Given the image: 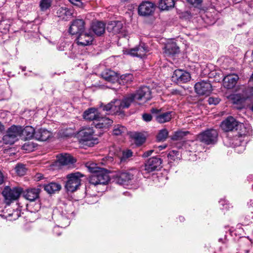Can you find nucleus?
I'll use <instances>...</instances> for the list:
<instances>
[{
  "label": "nucleus",
  "mask_w": 253,
  "mask_h": 253,
  "mask_svg": "<svg viewBox=\"0 0 253 253\" xmlns=\"http://www.w3.org/2000/svg\"><path fill=\"white\" fill-rule=\"evenodd\" d=\"M137 100L134 93L130 94L124 97L121 101L119 99H115L105 105L103 110L106 111H109L110 113L115 114L121 112L123 109L128 108L133 101Z\"/></svg>",
  "instance_id": "f257e3e1"
},
{
  "label": "nucleus",
  "mask_w": 253,
  "mask_h": 253,
  "mask_svg": "<svg viewBox=\"0 0 253 253\" xmlns=\"http://www.w3.org/2000/svg\"><path fill=\"white\" fill-rule=\"evenodd\" d=\"M218 132L214 129H208L199 133L197 136V140L207 145L214 144L217 139Z\"/></svg>",
  "instance_id": "f03ea898"
},
{
  "label": "nucleus",
  "mask_w": 253,
  "mask_h": 253,
  "mask_svg": "<svg viewBox=\"0 0 253 253\" xmlns=\"http://www.w3.org/2000/svg\"><path fill=\"white\" fill-rule=\"evenodd\" d=\"M83 176V175L79 172L68 174L65 184L67 190L71 192L76 191L81 185V178Z\"/></svg>",
  "instance_id": "7ed1b4c3"
},
{
  "label": "nucleus",
  "mask_w": 253,
  "mask_h": 253,
  "mask_svg": "<svg viewBox=\"0 0 253 253\" xmlns=\"http://www.w3.org/2000/svg\"><path fill=\"white\" fill-rule=\"evenodd\" d=\"M94 133V132L92 128L88 127L84 129L79 133L81 141L84 145L89 147L93 146L98 142V140Z\"/></svg>",
  "instance_id": "20e7f679"
},
{
  "label": "nucleus",
  "mask_w": 253,
  "mask_h": 253,
  "mask_svg": "<svg viewBox=\"0 0 253 253\" xmlns=\"http://www.w3.org/2000/svg\"><path fill=\"white\" fill-rule=\"evenodd\" d=\"M22 133V127L18 126H12L6 131L3 137V140L6 144H12L17 140V137Z\"/></svg>",
  "instance_id": "39448f33"
},
{
  "label": "nucleus",
  "mask_w": 253,
  "mask_h": 253,
  "mask_svg": "<svg viewBox=\"0 0 253 253\" xmlns=\"http://www.w3.org/2000/svg\"><path fill=\"white\" fill-rule=\"evenodd\" d=\"M110 180L107 170L102 169L96 173H93L89 178V182L94 186L106 185Z\"/></svg>",
  "instance_id": "423d86ee"
},
{
  "label": "nucleus",
  "mask_w": 253,
  "mask_h": 253,
  "mask_svg": "<svg viewBox=\"0 0 253 253\" xmlns=\"http://www.w3.org/2000/svg\"><path fill=\"white\" fill-rule=\"evenodd\" d=\"M22 192L20 188L5 187L2 191V194L4 198L6 204H10L12 201L17 200Z\"/></svg>",
  "instance_id": "0eeeda50"
},
{
  "label": "nucleus",
  "mask_w": 253,
  "mask_h": 253,
  "mask_svg": "<svg viewBox=\"0 0 253 253\" xmlns=\"http://www.w3.org/2000/svg\"><path fill=\"white\" fill-rule=\"evenodd\" d=\"M195 92L200 96H209L212 91V85L208 81H202L195 84Z\"/></svg>",
  "instance_id": "6e6552de"
},
{
  "label": "nucleus",
  "mask_w": 253,
  "mask_h": 253,
  "mask_svg": "<svg viewBox=\"0 0 253 253\" xmlns=\"http://www.w3.org/2000/svg\"><path fill=\"white\" fill-rule=\"evenodd\" d=\"M151 112L155 114L156 121L160 124L169 122L173 115V113L172 111L162 112L161 109L155 108L152 109Z\"/></svg>",
  "instance_id": "1a4fd4ad"
},
{
  "label": "nucleus",
  "mask_w": 253,
  "mask_h": 253,
  "mask_svg": "<svg viewBox=\"0 0 253 253\" xmlns=\"http://www.w3.org/2000/svg\"><path fill=\"white\" fill-rule=\"evenodd\" d=\"M155 10V5L149 1H142L138 7V13L143 16L151 15Z\"/></svg>",
  "instance_id": "9d476101"
},
{
  "label": "nucleus",
  "mask_w": 253,
  "mask_h": 253,
  "mask_svg": "<svg viewBox=\"0 0 253 253\" xmlns=\"http://www.w3.org/2000/svg\"><path fill=\"white\" fill-rule=\"evenodd\" d=\"M138 173L136 169L120 172L117 174L116 181L120 185L124 184L126 182L133 179L134 175Z\"/></svg>",
  "instance_id": "9b49d317"
},
{
  "label": "nucleus",
  "mask_w": 253,
  "mask_h": 253,
  "mask_svg": "<svg viewBox=\"0 0 253 253\" xmlns=\"http://www.w3.org/2000/svg\"><path fill=\"white\" fill-rule=\"evenodd\" d=\"M162 160L158 157H152L148 160L145 164L144 170L147 172H151L160 169Z\"/></svg>",
  "instance_id": "f8f14e48"
},
{
  "label": "nucleus",
  "mask_w": 253,
  "mask_h": 253,
  "mask_svg": "<svg viewBox=\"0 0 253 253\" xmlns=\"http://www.w3.org/2000/svg\"><path fill=\"white\" fill-rule=\"evenodd\" d=\"M239 123L233 117L229 116L222 122L220 126L225 131L237 130Z\"/></svg>",
  "instance_id": "ddd939ff"
},
{
  "label": "nucleus",
  "mask_w": 253,
  "mask_h": 253,
  "mask_svg": "<svg viewBox=\"0 0 253 253\" xmlns=\"http://www.w3.org/2000/svg\"><path fill=\"white\" fill-rule=\"evenodd\" d=\"M191 76L190 74L182 70H176L173 72L172 79L177 83H185L190 81Z\"/></svg>",
  "instance_id": "4468645a"
},
{
  "label": "nucleus",
  "mask_w": 253,
  "mask_h": 253,
  "mask_svg": "<svg viewBox=\"0 0 253 253\" xmlns=\"http://www.w3.org/2000/svg\"><path fill=\"white\" fill-rule=\"evenodd\" d=\"M93 39V35L90 32L84 31L78 35L76 41L78 45L86 46L91 44Z\"/></svg>",
  "instance_id": "2eb2a0df"
},
{
  "label": "nucleus",
  "mask_w": 253,
  "mask_h": 253,
  "mask_svg": "<svg viewBox=\"0 0 253 253\" xmlns=\"http://www.w3.org/2000/svg\"><path fill=\"white\" fill-rule=\"evenodd\" d=\"M84 22L82 19L74 20L70 26L69 32L72 35H79L84 31Z\"/></svg>",
  "instance_id": "dca6fc26"
},
{
  "label": "nucleus",
  "mask_w": 253,
  "mask_h": 253,
  "mask_svg": "<svg viewBox=\"0 0 253 253\" xmlns=\"http://www.w3.org/2000/svg\"><path fill=\"white\" fill-rule=\"evenodd\" d=\"M134 94L137 100H143L146 102L152 98L151 90L146 86L141 87Z\"/></svg>",
  "instance_id": "f3484780"
},
{
  "label": "nucleus",
  "mask_w": 253,
  "mask_h": 253,
  "mask_svg": "<svg viewBox=\"0 0 253 253\" xmlns=\"http://www.w3.org/2000/svg\"><path fill=\"white\" fill-rule=\"evenodd\" d=\"M239 77L236 74H230L225 76L223 80V86L227 89H231L235 87Z\"/></svg>",
  "instance_id": "a211bd4d"
},
{
  "label": "nucleus",
  "mask_w": 253,
  "mask_h": 253,
  "mask_svg": "<svg viewBox=\"0 0 253 253\" xmlns=\"http://www.w3.org/2000/svg\"><path fill=\"white\" fill-rule=\"evenodd\" d=\"M164 53L167 56L174 55L178 53L179 51V47L176 43L173 41L168 42L164 48Z\"/></svg>",
  "instance_id": "6ab92c4d"
},
{
  "label": "nucleus",
  "mask_w": 253,
  "mask_h": 253,
  "mask_svg": "<svg viewBox=\"0 0 253 253\" xmlns=\"http://www.w3.org/2000/svg\"><path fill=\"white\" fill-rule=\"evenodd\" d=\"M147 51L148 50L145 44L142 43L138 46L131 49L128 53L133 56L142 58L146 55Z\"/></svg>",
  "instance_id": "aec40b11"
},
{
  "label": "nucleus",
  "mask_w": 253,
  "mask_h": 253,
  "mask_svg": "<svg viewBox=\"0 0 253 253\" xmlns=\"http://www.w3.org/2000/svg\"><path fill=\"white\" fill-rule=\"evenodd\" d=\"M52 133L44 128L37 129L35 132V139L39 141H46L51 137Z\"/></svg>",
  "instance_id": "412c9836"
},
{
  "label": "nucleus",
  "mask_w": 253,
  "mask_h": 253,
  "mask_svg": "<svg viewBox=\"0 0 253 253\" xmlns=\"http://www.w3.org/2000/svg\"><path fill=\"white\" fill-rule=\"evenodd\" d=\"M100 113L97 110L94 108H91L86 110L83 115L84 118L89 121H97L99 118Z\"/></svg>",
  "instance_id": "4be33fe9"
},
{
  "label": "nucleus",
  "mask_w": 253,
  "mask_h": 253,
  "mask_svg": "<svg viewBox=\"0 0 253 253\" xmlns=\"http://www.w3.org/2000/svg\"><path fill=\"white\" fill-rule=\"evenodd\" d=\"M40 192L39 188L28 189L24 192L23 196L29 201H34L38 198Z\"/></svg>",
  "instance_id": "5701e85b"
},
{
  "label": "nucleus",
  "mask_w": 253,
  "mask_h": 253,
  "mask_svg": "<svg viewBox=\"0 0 253 253\" xmlns=\"http://www.w3.org/2000/svg\"><path fill=\"white\" fill-rule=\"evenodd\" d=\"M237 135L238 137L250 135L252 133V129L251 126L249 125H244L243 123H239L238 125Z\"/></svg>",
  "instance_id": "b1692460"
},
{
  "label": "nucleus",
  "mask_w": 253,
  "mask_h": 253,
  "mask_svg": "<svg viewBox=\"0 0 253 253\" xmlns=\"http://www.w3.org/2000/svg\"><path fill=\"white\" fill-rule=\"evenodd\" d=\"M101 75L104 80L109 82L115 83L119 80L118 74L111 70H105Z\"/></svg>",
  "instance_id": "393cba45"
},
{
  "label": "nucleus",
  "mask_w": 253,
  "mask_h": 253,
  "mask_svg": "<svg viewBox=\"0 0 253 253\" xmlns=\"http://www.w3.org/2000/svg\"><path fill=\"white\" fill-rule=\"evenodd\" d=\"M91 29L97 36H101L105 32V25L101 22H94L92 23Z\"/></svg>",
  "instance_id": "a878e982"
},
{
  "label": "nucleus",
  "mask_w": 253,
  "mask_h": 253,
  "mask_svg": "<svg viewBox=\"0 0 253 253\" xmlns=\"http://www.w3.org/2000/svg\"><path fill=\"white\" fill-rule=\"evenodd\" d=\"M96 122H98V123L95 124V126L96 128H107L113 123L112 119L101 117L100 114L99 115V118L97 119Z\"/></svg>",
  "instance_id": "bb28decb"
},
{
  "label": "nucleus",
  "mask_w": 253,
  "mask_h": 253,
  "mask_svg": "<svg viewBox=\"0 0 253 253\" xmlns=\"http://www.w3.org/2000/svg\"><path fill=\"white\" fill-rule=\"evenodd\" d=\"M58 161L62 165H68L76 162V160L70 154H61L58 157Z\"/></svg>",
  "instance_id": "cd10ccee"
},
{
  "label": "nucleus",
  "mask_w": 253,
  "mask_h": 253,
  "mask_svg": "<svg viewBox=\"0 0 253 253\" xmlns=\"http://www.w3.org/2000/svg\"><path fill=\"white\" fill-rule=\"evenodd\" d=\"M57 16L64 20H67L72 15L71 10L66 7H60L57 11Z\"/></svg>",
  "instance_id": "c85d7f7f"
},
{
  "label": "nucleus",
  "mask_w": 253,
  "mask_h": 253,
  "mask_svg": "<svg viewBox=\"0 0 253 253\" xmlns=\"http://www.w3.org/2000/svg\"><path fill=\"white\" fill-rule=\"evenodd\" d=\"M36 130L34 128L31 126H26L24 128H22V133L25 136L26 139H30L35 138V132Z\"/></svg>",
  "instance_id": "c756f323"
},
{
  "label": "nucleus",
  "mask_w": 253,
  "mask_h": 253,
  "mask_svg": "<svg viewBox=\"0 0 253 253\" xmlns=\"http://www.w3.org/2000/svg\"><path fill=\"white\" fill-rule=\"evenodd\" d=\"M174 5V0H160L159 7L162 10H169Z\"/></svg>",
  "instance_id": "7c9ffc66"
},
{
  "label": "nucleus",
  "mask_w": 253,
  "mask_h": 253,
  "mask_svg": "<svg viewBox=\"0 0 253 253\" xmlns=\"http://www.w3.org/2000/svg\"><path fill=\"white\" fill-rule=\"evenodd\" d=\"M65 212L63 211H62L61 217L60 219L61 222V224L62 226L68 225L70 223L69 219L73 216V212H67L66 210H65Z\"/></svg>",
  "instance_id": "2f4dec72"
},
{
  "label": "nucleus",
  "mask_w": 253,
  "mask_h": 253,
  "mask_svg": "<svg viewBox=\"0 0 253 253\" xmlns=\"http://www.w3.org/2000/svg\"><path fill=\"white\" fill-rule=\"evenodd\" d=\"M61 185L55 182H51L44 186V190L48 193L51 194L60 190Z\"/></svg>",
  "instance_id": "473e14b6"
},
{
  "label": "nucleus",
  "mask_w": 253,
  "mask_h": 253,
  "mask_svg": "<svg viewBox=\"0 0 253 253\" xmlns=\"http://www.w3.org/2000/svg\"><path fill=\"white\" fill-rule=\"evenodd\" d=\"M127 133L126 128L120 124L115 125L114 126L113 133L115 135H123Z\"/></svg>",
  "instance_id": "72a5a7b5"
},
{
  "label": "nucleus",
  "mask_w": 253,
  "mask_h": 253,
  "mask_svg": "<svg viewBox=\"0 0 253 253\" xmlns=\"http://www.w3.org/2000/svg\"><path fill=\"white\" fill-rule=\"evenodd\" d=\"M132 79L133 75L132 74H126L120 76L118 81L120 84H129L132 81Z\"/></svg>",
  "instance_id": "f704fd0d"
},
{
  "label": "nucleus",
  "mask_w": 253,
  "mask_h": 253,
  "mask_svg": "<svg viewBox=\"0 0 253 253\" xmlns=\"http://www.w3.org/2000/svg\"><path fill=\"white\" fill-rule=\"evenodd\" d=\"M132 136L135 141V143L138 145L142 144L145 141V136L141 133L135 132L133 134Z\"/></svg>",
  "instance_id": "c9c22d12"
},
{
  "label": "nucleus",
  "mask_w": 253,
  "mask_h": 253,
  "mask_svg": "<svg viewBox=\"0 0 253 253\" xmlns=\"http://www.w3.org/2000/svg\"><path fill=\"white\" fill-rule=\"evenodd\" d=\"M168 135V130L166 128H163L159 131L157 135V140L158 141H164L167 139Z\"/></svg>",
  "instance_id": "e433bc0d"
},
{
  "label": "nucleus",
  "mask_w": 253,
  "mask_h": 253,
  "mask_svg": "<svg viewBox=\"0 0 253 253\" xmlns=\"http://www.w3.org/2000/svg\"><path fill=\"white\" fill-rule=\"evenodd\" d=\"M85 166L90 172L93 173H97V171H99V170L102 169L97 167V165L94 163H87L85 164Z\"/></svg>",
  "instance_id": "4c0bfd02"
},
{
  "label": "nucleus",
  "mask_w": 253,
  "mask_h": 253,
  "mask_svg": "<svg viewBox=\"0 0 253 253\" xmlns=\"http://www.w3.org/2000/svg\"><path fill=\"white\" fill-rule=\"evenodd\" d=\"M188 133V131H177L171 136V138L173 140H180Z\"/></svg>",
  "instance_id": "58836bf2"
},
{
  "label": "nucleus",
  "mask_w": 253,
  "mask_h": 253,
  "mask_svg": "<svg viewBox=\"0 0 253 253\" xmlns=\"http://www.w3.org/2000/svg\"><path fill=\"white\" fill-rule=\"evenodd\" d=\"M52 0H41L40 3L42 11H45L51 5Z\"/></svg>",
  "instance_id": "ea45409f"
},
{
  "label": "nucleus",
  "mask_w": 253,
  "mask_h": 253,
  "mask_svg": "<svg viewBox=\"0 0 253 253\" xmlns=\"http://www.w3.org/2000/svg\"><path fill=\"white\" fill-rule=\"evenodd\" d=\"M15 170L17 174L22 176L25 174L26 172V169L24 165L18 164L15 167Z\"/></svg>",
  "instance_id": "a19ab883"
},
{
  "label": "nucleus",
  "mask_w": 253,
  "mask_h": 253,
  "mask_svg": "<svg viewBox=\"0 0 253 253\" xmlns=\"http://www.w3.org/2000/svg\"><path fill=\"white\" fill-rule=\"evenodd\" d=\"M132 155V152L130 150H127L122 152V156L119 157L121 162H125L127 159L130 158Z\"/></svg>",
  "instance_id": "79ce46f5"
},
{
  "label": "nucleus",
  "mask_w": 253,
  "mask_h": 253,
  "mask_svg": "<svg viewBox=\"0 0 253 253\" xmlns=\"http://www.w3.org/2000/svg\"><path fill=\"white\" fill-rule=\"evenodd\" d=\"M0 216L5 217V218H8L12 216L13 218L12 219H10V220H16L20 216V211L18 210L13 211L11 213H8V215L0 213Z\"/></svg>",
  "instance_id": "37998d69"
},
{
  "label": "nucleus",
  "mask_w": 253,
  "mask_h": 253,
  "mask_svg": "<svg viewBox=\"0 0 253 253\" xmlns=\"http://www.w3.org/2000/svg\"><path fill=\"white\" fill-rule=\"evenodd\" d=\"M115 24L113 26V30L114 32L119 33L123 28V24L120 21L115 22Z\"/></svg>",
  "instance_id": "c03bdc74"
},
{
  "label": "nucleus",
  "mask_w": 253,
  "mask_h": 253,
  "mask_svg": "<svg viewBox=\"0 0 253 253\" xmlns=\"http://www.w3.org/2000/svg\"><path fill=\"white\" fill-rule=\"evenodd\" d=\"M220 101V99L217 97H210L208 99V102L210 104L216 105Z\"/></svg>",
  "instance_id": "a18cd8bd"
},
{
  "label": "nucleus",
  "mask_w": 253,
  "mask_h": 253,
  "mask_svg": "<svg viewBox=\"0 0 253 253\" xmlns=\"http://www.w3.org/2000/svg\"><path fill=\"white\" fill-rule=\"evenodd\" d=\"M187 1L191 4L197 6L202 3V0H187Z\"/></svg>",
  "instance_id": "49530a36"
},
{
  "label": "nucleus",
  "mask_w": 253,
  "mask_h": 253,
  "mask_svg": "<svg viewBox=\"0 0 253 253\" xmlns=\"http://www.w3.org/2000/svg\"><path fill=\"white\" fill-rule=\"evenodd\" d=\"M152 117L151 114H144L143 115V119L146 122H149L151 121Z\"/></svg>",
  "instance_id": "de8ad7c7"
},
{
  "label": "nucleus",
  "mask_w": 253,
  "mask_h": 253,
  "mask_svg": "<svg viewBox=\"0 0 253 253\" xmlns=\"http://www.w3.org/2000/svg\"><path fill=\"white\" fill-rule=\"evenodd\" d=\"M69 1L72 4L77 6H80L82 4V2L80 0H69Z\"/></svg>",
  "instance_id": "09e8293b"
},
{
  "label": "nucleus",
  "mask_w": 253,
  "mask_h": 253,
  "mask_svg": "<svg viewBox=\"0 0 253 253\" xmlns=\"http://www.w3.org/2000/svg\"><path fill=\"white\" fill-rule=\"evenodd\" d=\"M154 152L153 150H150L144 152L142 155L143 157L146 158L150 156Z\"/></svg>",
  "instance_id": "8fccbe9b"
},
{
  "label": "nucleus",
  "mask_w": 253,
  "mask_h": 253,
  "mask_svg": "<svg viewBox=\"0 0 253 253\" xmlns=\"http://www.w3.org/2000/svg\"><path fill=\"white\" fill-rule=\"evenodd\" d=\"M65 43H62L60 45L58 46L57 49L60 51L64 50Z\"/></svg>",
  "instance_id": "3c124183"
},
{
  "label": "nucleus",
  "mask_w": 253,
  "mask_h": 253,
  "mask_svg": "<svg viewBox=\"0 0 253 253\" xmlns=\"http://www.w3.org/2000/svg\"><path fill=\"white\" fill-rule=\"evenodd\" d=\"M234 139H236V141L237 142H235V143H233L232 144L234 146H240V142L241 141V140H238L237 139H236V136H235Z\"/></svg>",
  "instance_id": "603ef678"
},
{
  "label": "nucleus",
  "mask_w": 253,
  "mask_h": 253,
  "mask_svg": "<svg viewBox=\"0 0 253 253\" xmlns=\"http://www.w3.org/2000/svg\"><path fill=\"white\" fill-rule=\"evenodd\" d=\"M35 177H36V179L40 180L42 179L43 175L41 173H38L36 174Z\"/></svg>",
  "instance_id": "864d4df0"
},
{
  "label": "nucleus",
  "mask_w": 253,
  "mask_h": 253,
  "mask_svg": "<svg viewBox=\"0 0 253 253\" xmlns=\"http://www.w3.org/2000/svg\"><path fill=\"white\" fill-rule=\"evenodd\" d=\"M3 175L1 171H0V185L4 181Z\"/></svg>",
  "instance_id": "5fc2aeb1"
},
{
  "label": "nucleus",
  "mask_w": 253,
  "mask_h": 253,
  "mask_svg": "<svg viewBox=\"0 0 253 253\" xmlns=\"http://www.w3.org/2000/svg\"><path fill=\"white\" fill-rule=\"evenodd\" d=\"M9 26L7 25L5 28L3 29V31H1L2 33H6L9 30Z\"/></svg>",
  "instance_id": "6e6d98bb"
},
{
  "label": "nucleus",
  "mask_w": 253,
  "mask_h": 253,
  "mask_svg": "<svg viewBox=\"0 0 253 253\" xmlns=\"http://www.w3.org/2000/svg\"><path fill=\"white\" fill-rule=\"evenodd\" d=\"M4 129V126L0 122V133Z\"/></svg>",
  "instance_id": "4d7b16f0"
},
{
  "label": "nucleus",
  "mask_w": 253,
  "mask_h": 253,
  "mask_svg": "<svg viewBox=\"0 0 253 253\" xmlns=\"http://www.w3.org/2000/svg\"><path fill=\"white\" fill-rule=\"evenodd\" d=\"M178 152L177 151H172L171 152H170V153L169 154V156H171L172 155V153L174 154H175L176 155V154Z\"/></svg>",
  "instance_id": "13d9d810"
},
{
  "label": "nucleus",
  "mask_w": 253,
  "mask_h": 253,
  "mask_svg": "<svg viewBox=\"0 0 253 253\" xmlns=\"http://www.w3.org/2000/svg\"><path fill=\"white\" fill-rule=\"evenodd\" d=\"M184 217H182V216H180V217H179V220H180L181 221H183V220H184Z\"/></svg>",
  "instance_id": "bf43d9fd"
},
{
  "label": "nucleus",
  "mask_w": 253,
  "mask_h": 253,
  "mask_svg": "<svg viewBox=\"0 0 253 253\" xmlns=\"http://www.w3.org/2000/svg\"><path fill=\"white\" fill-rule=\"evenodd\" d=\"M2 26H3L2 22H1L0 23V30H1L2 27Z\"/></svg>",
  "instance_id": "052dcab7"
},
{
  "label": "nucleus",
  "mask_w": 253,
  "mask_h": 253,
  "mask_svg": "<svg viewBox=\"0 0 253 253\" xmlns=\"http://www.w3.org/2000/svg\"><path fill=\"white\" fill-rule=\"evenodd\" d=\"M251 110L253 112V102L251 107Z\"/></svg>",
  "instance_id": "680f3d73"
},
{
  "label": "nucleus",
  "mask_w": 253,
  "mask_h": 253,
  "mask_svg": "<svg viewBox=\"0 0 253 253\" xmlns=\"http://www.w3.org/2000/svg\"><path fill=\"white\" fill-rule=\"evenodd\" d=\"M58 229V227H55L54 228V232L55 231V230H57Z\"/></svg>",
  "instance_id": "e2e57ef3"
},
{
  "label": "nucleus",
  "mask_w": 253,
  "mask_h": 253,
  "mask_svg": "<svg viewBox=\"0 0 253 253\" xmlns=\"http://www.w3.org/2000/svg\"><path fill=\"white\" fill-rule=\"evenodd\" d=\"M196 144L193 142H192V144L191 145L193 146H194Z\"/></svg>",
  "instance_id": "0e129e2a"
},
{
  "label": "nucleus",
  "mask_w": 253,
  "mask_h": 253,
  "mask_svg": "<svg viewBox=\"0 0 253 253\" xmlns=\"http://www.w3.org/2000/svg\"><path fill=\"white\" fill-rule=\"evenodd\" d=\"M193 151L194 152H196V151H198V150H197V149H194L193 150Z\"/></svg>",
  "instance_id": "69168bd1"
},
{
  "label": "nucleus",
  "mask_w": 253,
  "mask_h": 253,
  "mask_svg": "<svg viewBox=\"0 0 253 253\" xmlns=\"http://www.w3.org/2000/svg\"><path fill=\"white\" fill-rule=\"evenodd\" d=\"M5 1V0H2V3H3Z\"/></svg>",
  "instance_id": "338daca9"
},
{
  "label": "nucleus",
  "mask_w": 253,
  "mask_h": 253,
  "mask_svg": "<svg viewBox=\"0 0 253 253\" xmlns=\"http://www.w3.org/2000/svg\"><path fill=\"white\" fill-rule=\"evenodd\" d=\"M161 149H162L165 148L166 147L165 146H164V147L161 146Z\"/></svg>",
  "instance_id": "774afa93"
}]
</instances>
